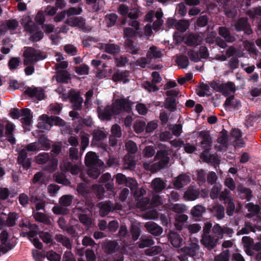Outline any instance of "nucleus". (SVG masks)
<instances>
[{
	"label": "nucleus",
	"instance_id": "obj_1",
	"mask_svg": "<svg viewBox=\"0 0 261 261\" xmlns=\"http://www.w3.org/2000/svg\"><path fill=\"white\" fill-rule=\"evenodd\" d=\"M125 146L128 153L124 157V167L127 169L134 170L136 165L135 154L138 150L137 145L133 141L128 140L125 143Z\"/></svg>",
	"mask_w": 261,
	"mask_h": 261
},
{
	"label": "nucleus",
	"instance_id": "obj_2",
	"mask_svg": "<svg viewBox=\"0 0 261 261\" xmlns=\"http://www.w3.org/2000/svg\"><path fill=\"white\" fill-rule=\"evenodd\" d=\"M199 137L202 139L200 142V146L203 149V151L200 154V158L206 163L211 161L207 154L210 152L213 144L212 138L208 132L205 130L200 131L199 133Z\"/></svg>",
	"mask_w": 261,
	"mask_h": 261
},
{
	"label": "nucleus",
	"instance_id": "obj_3",
	"mask_svg": "<svg viewBox=\"0 0 261 261\" xmlns=\"http://www.w3.org/2000/svg\"><path fill=\"white\" fill-rule=\"evenodd\" d=\"M24 59L23 64L25 66L33 65L40 60L46 58L47 55L43 54L40 50H37L32 47H28L23 53Z\"/></svg>",
	"mask_w": 261,
	"mask_h": 261
},
{
	"label": "nucleus",
	"instance_id": "obj_4",
	"mask_svg": "<svg viewBox=\"0 0 261 261\" xmlns=\"http://www.w3.org/2000/svg\"><path fill=\"white\" fill-rule=\"evenodd\" d=\"M36 162L39 164H45V169L49 171H54L57 167L58 160L56 158L50 157L48 153H40L36 156Z\"/></svg>",
	"mask_w": 261,
	"mask_h": 261
},
{
	"label": "nucleus",
	"instance_id": "obj_5",
	"mask_svg": "<svg viewBox=\"0 0 261 261\" xmlns=\"http://www.w3.org/2000/svg\"><path fill=\"white\" fill-rule=\"evenodd\" d=\"M15 125L6 118L1 119V138L6 137L7 140L12 145L15 144L16 139L14 136Z\"/></svg>",
	"mask_w": 261,
	"mask_h": 261
},
{
	"label": "nucleus",
	"instance_id": "obj_6",
	"mask_svg": "<svg viewBox=\"0 0 261 261\" xmlns=\"http://www.w3.org/2000/svg\"><path fill=\"white\" fill-rule=\"evenodd\" d=\"M170 154V150L168 149H162L158 150L155 156L154 161H158L154 164L158 166V170L167 168L170 161L169 155Z\"/></svg>",
	"mask_w": 261,
	"mask_h": 261
},
{
	"label": "nucleus",
	"instance_id": "obj_7",
	"mask_svg": "<svg viewBox=\"0 0 261 261\" xmlns=\"http://www.w3.org/2000/svg\"><path fill=\"white\" fill-rule=\"evenodd\" d=\"M115 115H119L122 111L130 113L132 111L131 102L125 98H117L112 106Z\"/></svg>",
	"mask_w": 261,
	"mask_h": 261
},
{
	"label": "nucleus",
	"instance_id": "obj_8",
	"mask_svg": "<svg viewBox=\"0 0 261 261\" xmlns=\"http://www.w3.org/2000/svg\"><path fill=\"white\" fill-rule=\"evenodd\" d=\"M65 23L71 27H76L83 32L90 31L91 29L86 25V20L81 16H73L67 19Z\"/></svg>",
	"mask_w": 261,
	"mask_h": 261
},
{
	"label": "nucleus",
	"instance_id": "obj_9",
	"mask_svg": "<svg viewBox=\"0 0 261 261\" xmlns=\"http://www.w3.org/2000/svg\"><path fill=\"white\" fill-rule=\"evenodd\" d=\"M9 233L6 230L1 232V254H6L15 246L13 239H9Z\"/></svg>",
	"mask_w": 261,
	"mask_h": 261
},
{
	"label": "nucleus",
	"instance_id": "obj_10",
	"mask_svg": "<svg viewBox=\"0 0 261 261\" xmlns=\"http://www.w3.org/2000/svg\"><path fill=\"white\" fill-rule=\"evenodd\" d=\"M124 46L126 52L133 55L139 54L141 50L137 39H125Z\"/></svg>",
	"mask_w": 261,
	"mask_h": 261
},
{
	"label": "nucleus",
	"instance_id": "obj_11",
	"mask_svg": "<svg viewBox=\"0 0 261 261\" xmlns=\"http://www.w3.org/2000/svg\"><path fill=\"white\" fill-rule=\"evenodd\" d=\"M234 27L237 32L244 31L246 35H250L252 33L251 26L248 23L247 17L239 18L234 23Z\"/></svg>",
	"mask_w": 261,
	"mask_h": 261
},
{
	"label": "nucleus",
	"instance_id": "obj_12",
	"mask_svg": "<svg viewBox=\"0 0 261 261\" xmlns=\"http://www.w3.org/2000/svg\"><path fill=\"white\" fill-rule=\"evenodd\" d=\"M94 206V204L91 199H83L82 201L77 203L75 209L77 211V213H88L89 214H90L92 213Z\"/></svg>",
	"mask_w": 261,
	"mask_h": 261
},
{
	"label": "nucleus",
	"instance_id": "obj_13",
	"mask_svg": "<svg viewBox=\"0 0 261 261\" xmlns=\"http://www.w3.org/2000/svg\"><path fill=\"white\" fill-rule=\"evenodd\" d=\"M18 218V215L15 212H10L7 216L3 212H1V227L4 225L8 227L14 226Z\"/></svg>",
	"mask_w": 261,
	"mask_h": 261
},
{
	"label": "nucleus",
	"instance_id": "obj_14",
	"mask_svg": "<svg viewBox=\"0 0 261 261\" xmlns=\"http://www.w3.org/2000/svg\"><path fill=\"white\" fill-rule=\"evenodd\" d=\"M17 163L21 165L24 170H28L31 167L32 159L28 158V153L25 149H21L17 157Z\"/></svg>",
	"mask_w": 261,
	"mask_h": 261
},
{
	"label": "nucleus",
	"instance_id": "obj_15",
	"mask_svg": "<svg viewBox=\"0 0 261 261\" xmlns=\"http://www.w3.org/2000/svg\"><path fill=\"white\" fill-rule=\"evenodd\" d=\"M22 115L20 119L23 128L25 130H30L31 124L33 114L30 109L28 108L22 109Z\"/></svg>",
	"mask_w": 261,
	"mask_h": 261
},
{
	"label": "nucleus",
	"instance_id": "obj_16",
	"mask_svg": "<svg viewBox=\"0 0 261 261\" xmlns=\"http://www.w3.org/2000/svg\"><path fill=\"white\" fill-rule=\"evenodd\" d=\"M218 240V237L209 234L207 236H202L201 242L202 244L208 250H211L216 246Z\"/></svg>",
	"mask_w": 261,
	"mask_h": 261
},
{
	"label": "nucleus",
	"instance_id": "obj_17",
	"mask_svg": "<svg viewBox=\"0 0 261 261\" xmlns=\"http://www.w3.org/2000/svg\"><path fill=\"white\" fill-rule=\"evenodd\" d=\"M97 112L99 118L102 120H110L113 115H115V112L112 106H107L103 109L98 107Z\"/></svg>",
	"mask_w": 261,
	"mask_h": 261
},
{
	"label": "nucleus",
	"instance_id": "obj_18",
	"mask_svg": "<svg viewBox=\"0 0 261 261\" xmlns=\"http://www.w3.org/2000/svg\"><path fill=\"white\" fill-rule=\"evenodd\" d=\"M190 181V176L186 173H182L174 178L173 185L176 189H180L185 186L187 185Z\"/></svg>",
	"mask_w": 261,
	"mask_h": 261
},
{
	"label": "nucleus",
	"instance_id": "obj_19",
	"mask_svg": "<svg viewBox=\"0 0 261 261\" xmlns=\"http://www.w3.org/2000/svg\"><path fill=\"white\" fill-rule=\"evenodd\" d=\"M208 210L212 215L216 217L217 220H222L225 217L224 207L220 203H215Z\"/></svg>",
	"mask_w": 261,
	"mask_h": 261
},
{
	"label": "nucleus",
	"instance_id": "obj_20",
	"mask_svg": "<svg viewBox=\"0 0 261 261\" xmlns=\"http://www.w3.org/2000/svg\"><path fill=\"white\" fill-rule=\"evenodd\" d=\"M218 32L220 37L223 38L227 43H232L236 40L234 34L231 33L229 29L226 27H219Z\"/></svg>",
	"mask_w": 261,
	"mask_h": 261
},
{
	"label": "nucleus",
	"instance_id": "obj_21",
	"mask_svg": "<svg viewBox=\"0 0 261 261\" xmlns=\"http://www.w3.org/2000/svg\"><path fill=\"white\" fill-rule=\"evenodd\" d=\"M200 195L199 189L195 186H190L185 192L184 198L188 201H194L197 199Z\"/></svg>",
	"mask_w": 261,
	"mask_h": 261
},
{
	"label": "nucleus",
	"instance_id": "obj_22",
	"mask_svg": "<svg viewBox=\"0 0 261 261\" xmlns=\"http://www.w3.org/2000/svg\"><path fill=\"white\" fill-rule=\"evenodd\" d=\"M70 101L72 104L71 108L73 110L79 111L82 109L83 98L81 96L79 93L75 92L73 91V94L71 96Z\"/></svg>",
	"mask_w": 261,
	"mask_h": 261
},
{
	"label": "nucleus",
	"instance_id": "obj_23",
	"mask_svg": "<svg viewBox=\"0 0 261 261\" xmlns=\"http://www.w3.org/2000/svg\"><path fill=\"white\" fill-rule=\"evenodd\" d=\"M37 126L41 132L49 130L52 127V125L50 124L49 116L46 114H42L40 116Z\"/></svg>",
	"mask_w": 261,
	"mask_h": 261
},
{
	"label": "nucleus",
	"instance_id": "obj_24",
	"mask_svg": "<svg viewBox=\"0 0 261 261\" xmlns=\"http://www.w3.org/2000/svg\"><path fill=\"white\" fill-rule=\"evenodd\" d=\"M145 227L147 231L154 236H160L163 232V228L153 222H148Z\"/></svg>",
	"mask_w": 261,
	"mask_h": 261
},
{
	"label": "nucleus",
	"instance_id": "obj_25",
	"mask_svg": "<svg viewBox=\"0 0 261 261\" xmlns=\"http://www.w3.org/2000/svg\"><path fill=\"white\" fill-rule=\"evenodd\" d=\"M206 208L200 204L193 206L190 211V214L196 220H199L204 214L206 213Z\"/></svg>",
	"mask_w": 261,
	"mask_h": 261
},
{
	"label": "nucleus",
	"instance_id": "obj_26",
	"mask_svg": "<svg viewBox=\"0 0 261 261\" xmlns=\"http://www.w3.org/2000/svg\"><path fill=\"white\" fill-rule=\"evenodd\" d=\"M168 239L175 248H179L183 244L182 238L176 232L170 231L168 234Z\"/></svg>",
	"mask_w": 261,
	"mask_h": 261
},
{
	"label": "nucleus",
	"instance_id": "obj_27",
	"mask_svg": "<svg viewBox=\"0 0 261 261\" xmlns=\"http://www.w3.org/2000/svg\"><path fill=\"white\" fill-rule=\"evenodd\" d=\"M170 23V20L168 21L169 25L175 26V28L181 32H185L189 28V22L187 20H180L176 21L175 20L172 19Z\"/></svg>",
	"mask_w": 261,
	"mask_h": 261
},
{
	"label": "nucleus",
	"instance_id": "obj_28",
	"mask_svg": "<svg viewBox=\"0 0 261 261\" xmlns=\"http://www.w3.org/2000/svg\"><path fill=\"white\" fill-rule=\"evenodd\" d=\"M58 83H68L71 80L70 74L67 70H58L54 76Z\"/></svg>",
	"mask_w": 261,
	"mask_h": 261
},
{
	"label": "nucleus",
	"instance_id": "obj_29",
	"mask_svg": "<svg viewBox=\"0 0 261 261\" xmlns=\"http://www.w3.org/2000/svg\"><path fill=\"white\" fill-rule=\"evenodd\" d=\"M92 135L93 136L92 143L94 144H98L100 141L104 140L107 137V134L100 129H94Z\"/></svg>",
	"mask_w": 261,
	"mask_h": 261
},
{
	"label": "nucleus",
	"instance_id": "obj_30",
	"mask_svg": "<svg viewBox=\"0 0 261 261\" xmlns=\"http://www.w3.org/2000/svg\"><path fill=\"white\" fill-rule=\"evenodd\" d=\"M199 249V246L197 243H191L188 246L183 247L182 251L185 254L193 257L196 255Z\"/></svg>",
	"mask_w": 261,
	"mask_h": 261
},
{
	"label": "nucleus",
	"instance_id": "obj_31",
	"mask_svg": "<svg viewBox=\"0 0 261 261\" xmlns=\"http://www.w3.org/2000/svg\"><path fill=\"white\" fill-rule=\"evenodd\" d=\"M166 186V183L160 177L154 178L151 182V188L155 193L161 192L165 189Z\"/></svg>",
	"mask_w": 261,
	"mask_h": 261
},
{
	"label": "nucleus",
	"instance_id": "obj_32",
	"mask_svg": "<svg viewBox=\"0 0 261 261\" xmlns=\"http://www.w3.org/2000/svg\"><path fill=\"white\" fill-rule=\"evenodd\" d=\"M29 196L31 202L36 203L38 201H41L43 197L40 196V190L35 187H31L29 189Z\"/></svg>",
	"mask_w": 261,
	"mask_h": 261
},
{
	"label": "nucleus",
	"instance_id": "obj_33",
	"mask_svg": "<svg viewBox=\"0 0 261 261\" xmlns=\"http://www.w3.org/2000/svg\"><path fill=\"white\" fill-rule=\"evenodd\" d=\"M76 191L79 195L82 196L84 199H90V190L85 184L83 183L78 184Z\"/></svg>",
	"mask_w": 261,
	"mask_h": 261
},
{
	"label": "nucleus",
	"instance_id": "obj_34",
	"mask_svg": "<svg viewBox=\"0 0 261 261\" xmlns=\"http://www.w3.org/2000/svg\"><path fill=\"white\" fill-rule=\"evenodd\" d=\"M115 210L113 203L110 201L101 203L100 206V214L103 216H106L110 212H113Z\"/></svg>",
	"mask_w": 261,
	"mask_h": 261
},
{
	"label": "nucleus",
	"instance_id": "obj_35",
	"mask_svg": "<svg viewBox=\"0 0 261 261\" xmlns=\"http://www.w3.org/2000/svg\"><path fill=\"white\" fill-rule=\"evenodd\" d=\"M105 251L108 254L116 252L119 249L118 244L114 241H109L105 245Z\"/></svg>",
	"mask_w": 261,
	"mask_h": 261
},
{
	"label": "nucleus",
	"instance_id": "obj_36",
	"mask_svg": "<svg viewBox=\"0 0 261 261\" xmlns=\"http://www.w3.org/2000/svg\"><path fill=\"white\" fill-rule=\"evenodd\" d=\"M224 105L225 107H230L237 110L241 107L240 100L236 99L233 95L230 96L226 98Z\"/></svg>",
	"mask_w": 261,
	"mask_h": 261
},
{
	"label": "nucleus",
	"instance_id": "obj_37",
	"mask_svg": "<svg viewBox=\"0 0 261 261\" xmlns=\"http://www.w3.org/2000/svg\"><path fill=\"white\" fill-rule=\"evenodd\" d=\"M220 88L221 93L224 94H228L231 92H234L236 90L235 84L232 82L221 84Z\"/></svg>",
	"mask_w": 261,
	"mask_h": 261
},
{
	"label": "nucleus",
	"instance_id": "obj_38",
	"mask_svg": "<svg viewBox=\"0 0 261 261\" xmlns=\"http://www.w3.org/2000/svg\"><path fill=\"white\" fill-rule=\"evenodd\" d=\"M224 11L225 15L230 18L234 17L237 13V10L235 7L232 5V2H228L224 4Z\"/></svg>",
	"mask_w": 261,
	"mask_h": 261
},
{
	"label": "nucleus",
	"instance_id": "obj_39",
	"mask_svg": "<svg viewBox=\"0 0 261 261\" xmlns=\"http://www.w3.org/2000/svg\"><path fill=\"white\" fill-rule=\"evenodd\" d=\"M164 107L171 112L175 111L177 109L176 99L174 97H167L165 100Z\"/></svg>",
	"mask_w": 261,
	"mask_h": 261
},
{
	"label": "nucleus",
	"instance_id": "obj_40",
	"mask_svg": "<svg viewBox=\"0 0 261 261\" xmlns=\"http://www.w3.org/2000/svg\"><path fill=\"white\" fill-rule=\"evenodd\" d=\"M79 164L80 163H74L73 164L70 162H66L64 164L65 169L66 171L70 172L72 174H77L80 171Z\"/></svg>",
	"mask_w": 261,
	"mask_h": 261
},
{
	"label": "nucleus",
	"instance_id": "obj_41",
	"mask_svg": "<svg viewBox=\"0 0 261 261\" xmlns=\"http://www.w3.org/2000/svg\"><path fill=\"white\" fill-rule=\"evenodd\" d=\"M80 222L83 225L89 226L92 224L91 213H77Z\"/></svg>",
	"mask_w": 261,
	"mask_h": 261
},
{
	"label": "nucleus",
	"instance_id": "obj_42",
	"mask_svg": "<svg viewBox=\"0 0 261 261\" xmlns=\"http://www.w3.org/2000/svg\"><path fill=\"white\" fill-rule=\"evenodd\" d=\"M118 18V16L116 13H112L107 14L105 16V21L107 27L108 28H111L115 25Z\"/></svg>",
	"mask_w": 261,
	"mask_h": 261
},
{
	"label": "nucleus",
	"instance_id": "obj_43",
	"mask_svg": "<svg viewBox=\"0 0 261 261\" xmlns=\"http://www.w3.org/2000/svg\"><path fill=\"white\" fill-rule=\"evenodd\" d=\"M162 56V54L161 51L157 50V47L155 46H151L146 54V57L148 59H152L153 58H160Z\"/></svg>",
	"mask_w": 261,
	"mask_h": 261
},
{
	"label": "nucleus",
	"instance_id": "obj_44",
	"mask_svg": "<svg viewBox=\"0 0 261 261\" xmlns=\"http://www.w3.org/2000/svg\"><path fill=\"white\" fill-rule=\"evenodd\" d=\"M38 143H39V146L43 148L44 149L48 150L49 149L51 145L50 144L51 141L44 135L41 136L38 139Z\"/></svg>",
	"mask_w": 261,
	"mask_h": 261
},
{
	"label": "nucleus",
	"instance_id": "obj_45",
	"mask_svg": "<svg viewBox=\"0 0 261 261\" xmlns=\"http://www.w3.org/2000/svg\"><path fill=\"white\" fill-rule=\"evenodd\" d=\"M22 24H23L24 30L30 34L33 33L38 30V26L33 22L32 20L28 19L26 23H24L23 20L21 22Z\"/></svg>",
	"mask_w": 261,
	"mask_h": 261
},
{
	"label": "nucleus",
	"instance_id": "obj_46",
	"mask_svg": "<svg viewBox=\"0 0 261 261\" xmlns=\"http://www.w3.org/2000/svg\"><path fill=\"white\" fill-rule=\"evenodd\" d=\"M105 50L108 54L115 55L120 52V47L117 44L108 43L106 44Z\"/></svg>",
	"mask_w": 261,
	"mask_h": 261
},
{
	"label": "nucleus",
	"instance_id": "obj_47",
	"mask_svg": "<svg viewBox=\"0 0 261 261\" xmlns=\"http://www.w3.org/2000/svg\"><path fill=\"white\" fill-rule=\"evenodd\" d=\"M34 218L37 221L48 225L51 224L50 219L45 214L42 213L37 212L34 216Z\"/></svg>",
	"mask_w": 261,
	"mask_h": 261
},
{
	"label": "nucleus",
	"instance_id": "obj_48",
	"mask_svg": "<svg viewBox=\"0 0 261 261\" xmlns=\"http://www.w3.org/2000/svg\"><path fill=\"white\" fill-rule=\"evenodd\" d=\"M69 157L70 160L73 163H80L81 159L78 156V149L74 147H71L69 149Z\"/></svg>",
	"mask_w": 261,
	"mask_h": 261
},
{
	"label": "nucleus",
	"instance_id": "obj_49",
	"mask_svg": "<svg viewBox=\"0 0 261 261\" xmlns=\"http://www.w3.org/2000/svg\"><path fill=\"white\" fill-rule=\"evenodd\" d=\"M90 68L86 64H82L74 67L75 72L79 75H88L89 73Z\"/></svg>",
	"mask_w": 261,
	"mask_h": 261
},
{
	"label": "nucleus",
	"instance_id": "obj_50",
	"mask_svg": "<svg viewBox=\"0 0 261 261\" xmlns=\"http://www.w3.org/2000/svg\"><path fill=\"white\" fill-rule=\"evenodd\" d=\"M93 190L98 199H102L105 196L106 191L103 185H94Z\"/></svg>",
	"mask_w": 261,
	"mask_h": 261
},
{
	"label": "nucleus",
	"instance_id": "obj_51",
	"mask_svg": "<svg viewBox=\"0 0 261 261\" xmlns=\"http://www.w3.org/2000/svg\"><path fill=\"white\" fill-rule=\"evenodd\" d=\"M52 211L56 215H66L69 213V210L67 207L61 204L55 205L53 207Z\"/></svg>",
	"mask_w": 261,
	"mask_h": 261
},
{
	"label": "nucleus",
	"instance_id": "obj_52",
	"mask_svg": "<svg viewBox=\"0 0 261 261\" xmlns=\"http://www.w3.org/2000/svg\"><path fill=\"white\" fill-rule=\"evenodd\" d=\"M50 124L59 126H64L66 125V122L62 118L57 116L51 115L49 116Z\"/></svg>",
	"mask_w": 261,
	"mask_h": 261
},
{
	"label": "nucleus",
	"instance_id": "obj_53",
	"mask_svg": "<svg viewBox=\"0 0 261 261\" xmlns=\"http://www.w3.org/2000/svg\"><path fill=\"white\" fill-rule=\"evenodd\" d=\"M124 38L129 39H137L138 33L132 28H125L123 30Z\"/></svg>",
	"mask_w": 261,
	"mask_h": 261
},
{
	"label": "nucleus",
	"instance_id": "obj_54",
	"mask_svg": "<svg viewBox=\"0 0 261 261\" xmlns=\"http://www.w3.org/2000/svg\"><path fill=\"white\" fill-rule=\"evenodd\" d=\"M198 36L195 34H190L186 38L185 43L189 46H196L198 43Z\"/></svg>",
	"mask_w": 261,
	"mask_h": 261
},
{
	"label": "nucleus",
	"instance_id": "obj_55",
	"mask_svg": "<svg viewBox=\"0 0 261 261\" xmlns=\"http://www.w3.org/2000/svg\"><path fill=\"white\" fill-rule=\"evenodd\" d=\"M224 203L226 207V214L228 216H232L233 215L235 210V204L234 202V199H232L231 200L225 201L224 202Z\"/></svg>",
	"mask_w": 261,
	"mask_h": 261
},
{
	"label": "nucleus",
	"instance_id": "obj_56",
	"mask_svg": "<svg viewBox=\"0 0 261 261\" xmlns=\"http://www.w3.org/2000/svg\"><path fill=\"white\" fill-rule=\"evenodd\" d=\"M18 199L20 204L23 207H28L30 201L31 202L29 196L24 193H20Z\"/></svg>",
	"mask_w": 261,
	"mask_h": 261
},
{
	"label": "nucleus",
	"instance_id": "obj_57",
	"mask_svg": "<svg viewBox=\"0 0 261 261\" xmlns=\"http://www.w3.org/2000/svg\"><path fill=\"white\" fill-rule=\"evenodd\" d=\"M222 186L220 184L215 185L212 188L210 196L211 199H215L218 197L219 195L220 194Z\"/></svg>",
	"mask_w": 261,
	"mask_h": 261
},
{
	"label": "nucleus",
	"instance_id": "obj_58",
	"mask_svg": "<svg viewBox=\"0 0 261 261\" xmlns=\"http://www.w3.org/2000/svg\"><path fill=\"white\" fill-rule=\"evenodd\" d=\"M127 75L128 71L126 70L122 72L117 71L113 74L112 80L115 82L121 81L126 77Z\"/></svg>",
	"mask_w": 261,
	"mask_h": 261
},
{
	"label": "nucleus",
	"instance_id": "obj_59",
	"mask_svg": "<svg viewBox=\"0 0 261 261\" xmlns=\"http://www.w3.org/2000/svg\"><path fill=\"white\" fill-rule=\"evenodd\" d=\"M61 142H58L55 143L51 145L52 149L50 151L52 157L56 158V156L60 154L62 149Z\"/></svg>",
	"mask_w": 261,
	"mask_h": 261
},
{
	"label": "nucleus",
	"instance_id": "obj_60",
	"mask_svg": "<svg viewBox=\"0 0 261 261\" xmlns=\"http://www.w3.org/2000/svg\"><path fill=\"white\" fill-rule=\"evenodd\" d=\"M135 133L139 134L143 132L145 129V122L143 121H136L133 126Z\"/></svg>",
	"mask_w": 261,
	"mask_h": 261
},
{
	"label": "nucleus",
	"instance_id": "obj_61",
	"mask_svg": "<svg viewBox=\"0 0 261 261\" xmlns=\"http://www.w3.org/2000/svg\"><path fill=\"white\" fill-rule=\"evenodd\" d=\"M72 202V196L66 195L62 196L59 200L60 204L67 207L70 206Z\"/></svg>",
	"mask_w": 261,
	"mask_h": 261
},
{
	"label": "nucleus",
	"instance_id": "obj_62",
	"mask_svg": "<svg viewBox=\"0 0 261 261\" xmlns=\"http://www.w3.org/2000/svg\"><path fill=\"white\" fill-rule=\"evenodd\" d=\"M162 251V248L158 246L150 247L145 250V254L148 256H153L160 254Z\"/></svg>",
	"mask_w": 261,
	"mask_h": 261
},
{
	"label": "nucleus",
	"instance_id": "obj_63",
	"mask_svg": "<svg viewBox=\"0 0 261 261\" xmlns=\"http://www.w3.org/2000/svg\"><path fill=\"white\" fill-rule=\"evenodd\" d=\"M46 258L49 261H60L61 255L53 250L46 252Z\"/></svg>",
	"mask_w": 261,
	"mask_h": 261
},
{
	"label": "nucleus",
	"instance_id": "obj_64",
	"mask_svg": "<svg viewBox=\"0 0 261 261\" xmlns=\"http://www.w3.org/2000/svg\"><path fill=\"white\" fill-rule=\"evenodd\" d=\"M229 251L225 250L223 251L219 255L215 257V261H229Z\"/></svg>",
	"mask_w": 261,
	"mask_h": 261
}]
</instances>
